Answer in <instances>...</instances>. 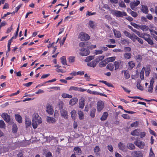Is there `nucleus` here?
<instances>
[{
    "instance_id": "nucleus-1",
    "label": "nucleus",
    "mask_w": 157,
    "mask_h": 157,
    "mask_svg": "<svg viewBox=\"0 0 157 157\" xmlns=\"http://www.w3.org/2000/svg\"><path fill=\"white\" fill-rule=\"evenodd\" d=\"M42 120L40 117L39 116L37 113H35L33 115L32 121V124L33 128L34 129L36 128L38 124H41Z\"/></svg>"
},
{
    "instance_id": "nucleus-2",
    "label": "nucleus",
    "mask_w": 157,
    "mask_h": 157,
    "mask_svg": "<svg viewBox=\"0 0 157 157\" xmlns=\"http://www.w3.org/2000/svg\"><path fill=\"white\" fill-rule=\"evenodd\" d=\"M112 14L117 17H123V16H126L127 15L125 12H121L118 10H114L112 12Z\"/></svg>"
},
{
    "instance_id": "nucleus-3",
    "label": "nucleus",
    "mask_w": 157,
    "mask_h": 157,
    "mask_svg": "<svg viewBox=\"0 0 157 157\" xmlns=\"http://www.w3.org/2000/svg\"><path fill=\"white\" fill-rule=\"evenodd\" d=\"M79 38L82 41L90 39V36L88 34L82 32L80 34Z\"/></svg>"
},
{
    "instance_id": "nucleus-4",
    "label": "nucleus",
    "mask_w": 157,
    "mask_h": 157,
    "mask_svg": "<svg viewBox=\"0 0 157 157\" xmlns=\"http://www.w3.org/2000/svg\"><path fill=\"white\" fill-rule=\"evenodd\" d=\"M79 54L82 56H86L88 55L90 52L88 49L82 48L80 49Z\"/></svg>"
},
{
    "instance_id": "nucleus-5",
    "label": "nucleus",
    "mask_w": 157,
    "mask_h": 157,
    "mask_svg": "<svg viewBox=\"0 0 157 157\" xmlns=\"http://www.w3.org/2000/svg\"><path fill=\"white\" fill-rule=\"evenodd\" d=\"M46 112L49 114L52 115L53 114L54 110L53 107L49 104H47L46 106Z\"/></svg>"
},
{
    "instance_id": "nucleus-6",
    "label": "nucleus",
    "mask_w": 157,
    "mask_h": 157,
    "mask_svg": "<svg viewBox=\"0 0 157 157\" xmlns=\"http://www.w3.org/2000/svg\"><path fill=\"white\" fill-rule=\"evenodd\" d=\"M135 144L140 148H143L145 146L144 142L138 140H136L134 142Z\"/></svg>"
},
{
    "instance_id": "nucleus-7",
    "label": "nucleus",
    "mask_w": 157,
    "mask_h": 157,
    "mask_svg": "<svg viewBox=\"0 0 157 157\" xmlns=\"http://www.w3.org/2000/svg\"><path fill=\"white\" fill-rule=\"evenodd\" d=\"M131 155L132 157H143V154L140 151H134L132 152Z\"/></svg>"
},
{
    "instance_id": "nucleus-8",
    "label": "nucleus",
    "mask_w": 157,
    "mask_h": 157,
    "mask_svg": "<svg viewBox=\"0 0 157 157\" xmlns=\"http://www.w3.org/2000/svg\"><path fill=\"white\" fill-rule=\"evenodd\" d=\"M104 107V103L101 101H98L97 103V109L98 111L100 112Z\"/></svg>"
},
{
    "instance_id": "nucleus-9",
    "label": "nucleus",
    "mask_w": 157,
    "mask_h": 157,
    "mask_svg": "<svg viewBox=\"0 0 157 157\" xmlns=\"http://www.w3.org/2000/svg\"><path fill=\"white\" fill-rule=\"evenodd\" d=\"M140 4V1L137 0L136 2L134 1L133 2H131L130 3V6L131 9L134 10L135 7L138 6Z\"/></svg>"
},
{
    "instance_id": "nucleus-10",
    "label": "nucleus",
    "mask_w": 157,
    "mask_h": 157,
    "mask_svg": "<svg viewBox=\"0 0 157 157\" xmlns=\"http://www.w3.org/2000/svg\"><path fill=\"white\" fill-rule=\"evenodd\" d=\"M2 117L4 119L5 121L9 122L10 120V116L7 113H3L2 114Z\"/></svg>"
},
{
    "instance_id": "nucleus-11",
    "label": "nucleus",
    "mask_w": 157,
    "mask_h": 157,
    "mask_svg": "<svg viewBox=\"0 0 157 157\" xmlns=\"http://www.w3.org/2000/svg\"><path fill=\"white\" fill-rule=\"evenodd\" d=\"M123 33L125 36L131 39L132 40H134V37L135 35L133 33L132 35L130 33L126 30L124 31H123Z\"/></svg>"
},
{
    "instance_id": "nucleus-12",
    "label": "nucleus",
    "mask_w": 157,
    "mask_h": 157,
    "mask_svg": "<svg viewBox=\"0 0 157 157\" xmlns=\"http://www.w3.org/2000/svg\"><path fill=\"white\" fill-rule=\"evenodd\" d=\"M60 113L62 117H64L65 119L67 118V112L66 110L65 109H62L60 110Z\"/></svg>"
},
{
    "instance_id": "nucleus-13",
    "label": "nucleus",
    "mask_w": 157,
    "mask_h": 157,
    "mask_svg": "<svg viewBox=\"0 0 157 157\" xmlns=\"http://www.w3.org/2000/svg\"><path fill=\"white\" fill-rule=\"evenodd\" d=\"M85 99L83 97H82L79 100V107L81 109H83L85 105Z\"/></svg>"
},
{
    "instance_id": "nucleus-14",
    "label": "nucleus",
    "mask_w": 157,
    "mask_h": 157,
    "mask_svg": "<svg viewBox=\"0 0 157 157\" xmlns=\"http://www.w3.org/2000/svg\"><path fill=\"white\" fill-rule=\"evenodd\" d=\"M98 63L95 59L91 62H89L88 63L87 65L89 67H96Z\"/></svg>"
},
{
    "instance_id": "nucleus-15",
    "label": "nucleus",
    "mask_w": 157,
    "mask_h": 157,
    "mask_svg": "<svg viewBox=\"0 0 157 157\" xmlns=\"http://www.w3.org/2000/svg\"><path fill=\"white\" fill-rule=\"evenodd\" d=\"M47 121L49 123H54L56 122V120L53 117H47Z\"/></svg>"
},
{
    "instance_id": "nucleus-16",
    "label": "nucleus",
    "mask_w": 157,
    "mask_h": 157,
    "mask_svg": "<svg viewBox=\"0 0 157 157\" xmlns=\"http://www.w3.org/2000/svg\"><path fill=\"white\" fill-rule=\"evenodd\" d=\"M118 147L122 151H126V147L125 145L123 143L120 142L118 144Z\"/></svg>"
},
{
    "instance_id": "nucleus-17",
    "label": "nucleus",
    "mask_w": 157,
    "mask_h": 157,
    "mask_svg": "<svg viewBox=\"0 0 157 157\" xmlns=\"http://www.w3.org/2000/svg\"><path fill=\"white\" fill-rule=\"evenodd\" d=\"M78 101V99L76 98H74L71 99L69 101V104L73 105L76 104Z\"/></svg>"
},
{
    "instance_id": "nucleus-18",
    "label": "nucleus",
    "mask_w": 157,
    "mask_h": 157,
    "mask_svg": "<svg viewBox=\"0 0 157 157\" xmlns=\"http://www.w3.org/2000/svg\"><path fill=\"white\" fill-rule=\"evenodd\" d=\"M140 132V129H136L131 132V134L132 136H138Z\"/></svg>"
},
{
    "instance_id": "nucleus-19",
    "label": "nucleus",
    "mask_w": 157,
    "mask_h": 157,
    "mask_svg": "<svg viewBox=\"0 0 157 157\" xmlns=\"http://www.w3.org/2000/svg\"><path fill=\"white\" fill-rule=\"evenodd\" d=\"M74 151H75V153L78 155H81L82 153V151L81 148L78 147H75L74 148Z\"/></svg>"
},
{
    "instance_id": "nucleus-20",
    "label": "nucleus",
    "mask_w": 157,
    "mask_h": 157,
    "mask_svg": "<svg viewBox=\"0 0 157 157\" xmlns=\"http://www.w3.org/2000/svg\"><path fill=\"white\" fill-rule=\"evenodd\" d=\"M108 116V113L107 112H105L100 118V120L101 121H104L106 119Z\"/></svg>"
},
{
    "instance_id": "nucleus-21",
    "label": "nucleus",
    "mask_w": 157,
    "mask_h": 157,
    "mask_svg": "<svg viewBox=\"0 0 157 157\" xmlns=\"http://www.w3.org/2000/svg\"><path fill=\"white\" fill-rule=\"evenodd\" d=\"M150 37H151V36L150 35L146 33H144L143 34L141 38H143L146 41Z\"/></svg>"
},
{
    "instance_id": "nucleus-22",
    "label": "nucleus",
    "mask_w": 157,
    "mask_h": 157,
    "mask_svg": "<svg viewBox=\"0 0 157 157\" xmlns=\"http://www.w3.org/2000/svg\"><path fill=\"white\" fill-rule=\"evenodd\" d=\"M113 31L114 35L116 37L119 38L121 37V34L119 31L114 29Z\"/></svg>"
},
{
    "instance_id": "nucleus-23",
    "label": "nucleus",
    "mask_w": 157,
    "mask_h": 157,
    "mask_svg": "<svg viewBox=\"0 0 157 157\" xmlns=\"http://www.w3.org/2000/svg\"><path fill=\"white\" fill-rule=\"evenodd\" d=\"M141 10L143 13L145 14H147L148 13V10L147 6L142 5Z\"/></svg>"
},
{
    "instance_id": "nucleus-24",
    "label": "nucleus",
    "mask_w": 157,
    "mask_h": 157,
    "mask_svg": "<svg viewBox=\"0 0 157 157\" xmlns=\"http://www.w3.org/2000/svg\"><path fill=\"white\" fill-rule=\"evenodd\" d=\"M121 63V62L120 60H118L114 62V65L115 67V70H117L119 68Z\"/></svg>"
},
{
    "instance_id": "nucleus-25",
    "label": "nucleus",
    "mask_w": 157,
    "mask_h": 157,
    "mask_svg": "<svg viewBox=\"0 0 157 157\" xmlns=\"http://www.w3.org/2000/svg\"><path fill=\"white\" fill-rule=\"evenodd\" d=\"M122 72H124L125 79H128L130 78V75L128 71L123 70L122 71Z\"/></svg>"
},
{
    "instance_id": "nucleus-26",
    "label": "nucleus",
    "mask_w": 157,
    "mask_h": 157,
    "mask_svg": "<svg viewBox=\"0 0 157 157\" xmlns=\"http://www.w3.org/2000/svg\"><path fill=\"white\" fill-rule=\"evenodd\" d=\"M134 40H132V41L133 42L135 41L136 40H137L138 42L140 43L141 44H143V40L141 38H139L138 37H137L135 35L134 37Z\"/></svg>"
},
{
    "instance_id": "nucleus-27",
    "label": "nucleus",
    "mask_w": 157,
    "mask_h": 157,
    "mask_svg": "<svg viewBox=\"0 0 157 157\" xmlns=\"http://www.w3.org/2000/svg\"><path fill=\"white\" fill-rule=\"evenodd\" d=\"M15 118L16 120L19 123H21L22 122V117L21 116L18 114L15 115Z\"/></svg>"
},
{
    "instance_id": "nucleus-28",
    "label": "nucleus",
    "mask_w": 157,
    "mask_h": 157,
    "mask_svg": "<svg viewBox=\"0 0 157 157\" xmlns=\"http://www.w3.org/2000/svg\"><path fill=\"white\" fill-rule=\"evenodd\" d=\"M107 63L106 60L105 59L104 60L102 61L99 63V66L100 67H102L105 66Z\"/></svg>"
},
{
    "instance_id": "nucleus-29",
    "label": "nucleus",
    "mask_w": 157,
    "mask_h": 157,
    "mask_svg": "<svg viewBox=\"0 0 157 157\" xmlns=\"http://www.w3.org/2000/svg\"><path fill=\"white\" fill-rule=\"evenodd\" d=\"M25 124H26V128L31 126V123L30 119L29 118H26L25 120Z\"/></svg>"
},
{
    "instance_id": "nucleus-30",
    "label": "nucleus",
    "mask_w": 157,
    "mask_h": 157,
    "mask_svg": "<svg viewBox=\"0 0 157 157\" xmlns=\"http://www.w3.org/2000/svg\"><path fill=\"white\" fill-rule=\"evenodd\" d=\"M127 146L128 149L131 150H133L135 148V147L134 145L131 143H129L127 144Z\"/></svg>"
},
{
    "instance_id": "nucleus-31",
    "label": "nucleus",
    "mask_w": 157,
    "mask_h": 157,
    "mask_svg": "<svg viewBox=\"0 0 157 157\" xmlns=\"http://www.w3.org/2000/svg\"><path fill=\"white\" fill-rule=\"evenodd\" d=\"M140 28L144 31H148L149 29L148 27L146 25H140Z\"/></svg>"
},
{
    "instance_id": "nucleus-32",
    "label": "nucleus",
    "mask_w": 157,
    "mask_h": 157,
    "mask_svg": "<svg viewBox=\"0 0 157 157\" xmlns=\"http://www.w3.org/2000/svg\"><path fill=\"white\" fill-rule=\"evenodd\" d=\"M145 69V67H143L142 70L141 71L140 73V78L142 80H143L144 78V71Z\"/></svg>"
},
{
    "instance_id": "nucleus-33",
    "label": "nucleus",
    "mask_w": 157,
    "mask_h": 157,
    "mask_svg": "<svg viewBox=\"0 0 157 157\" xmlns=\"http://www.w3.org/2000/svg\"><path fill=\"white\" fill-rule=\"evenodd\" d=\"M132 56L131 54L130 53L126 52L124 54V58L126 59H130Z\"/></svg>"
},
{
    "instance_id": "nucleus-34",
    "label": "nucleus",
    "mask_w": 157,
    "mask_h": 157,
    "mask_svg": "<svg viewBox=\"0 0 157 157\" xmlns=\"http://www.w3.org/2000/svg\"><path fill=\"white\" fill-rule=\"evenodd\" d=\"M17 127L16 124H14L12 126V131L13 133H16L17 131Z\"/></svg>"
},
{
    "instance_id": "nucleus-35",
    "label": "nucleus",
    "mask_w": 157,
    "mask_h": 157,
    "mask_svg": "<svg viewBox=\"0 0 157 157\" xmlns=\"http://www.w3.org/2000/svg\"><path fill=\"white\" fill-rule=\"evenodd\" d=\"M114 68V65L111 63L108 64L106 66V68L111 71L113 70Z\"/></svg>"
},
{
    "instance_id": "nucleus-36",
    "label": "nucleus",
    "mask_w": 157,
    "mask_h": 157,
    "mask_svg": "<svg viewBox=\"0 0 157 157\" xmlns=\"http://www.w3.org/2000/svg\"><path fill=\"white\" fill-rule=\"evenodd\" d=\"M72 118L73 120H75L76 116V112L75 110H72L71 113Z\"/></svg>"
},
{
    "instance_id": "nucleus-37",
    "label": "nucleus",
    "mask_w": 157,
    "mask_h": 157,
    "mask_svg": "<svg viewBox=\"0 0 157 157\" xmlns=\"http://www.w3.org/2000/svg\"><path fill=\"white\" fill-rule=\"evenodd\" d=\"M62 97L64 98H71L72 97V96L71 95H69L65 93H63L62 94Z\"/></svg>"
},
{
    "instance_id": "nucleus-38",
    "label": "nucleus",
    "mask_w": 157,
    "mask_h": 157,
    "mask_svg": "<svg viewBox=\"0 0 157 157\" xmlns=\"http://www.w3.org/2000/svg\"><path fill=\"white\" fill-rule=\"evenodd\" d=\"M95 111L96 109L94 108L92 109H91L90 113V115L92 117L94 118L95 117Z\"/></svg>"
},
{
    "instance_id": "nucleus-39",
    "label": "nucleus",
    "mask_w": 157,
    "mask_h": 157,
    "mask_svg": "<svg viewBox=\"0 0 157 157\" xmlns=\"http://www.w3.org/2000/svg\"><path fill=\"white\" fill-rule=\"evenodd\" d=\"M78 114L80 120L83 119L84 118V114L82 111H78Z\"/></svg>"
},
{
    "instance_id": "nucleus-40",
    "label": "nucleus",
    "mask_w": 157,
    "mask_h": 157,
    "mask_svg": "<svg viewBox=\"0 0 157 157\" xmlns=\"http://www.w3.org/2000/svg\"><path fill=\"white\" fill-rule=\"evenodd\" d=\"M61 62L62 64L64 65H67V61L66 58L65 56H63L60 58Z\"/></svg>"
},
{
    "instance_id": "nucleus-41",
    "label": "nucleus",
    "mask_w": 157,
    "mask_h": 157,
    "mask_svg": "<svg viewBox=\"0 0 157 157\" xmlns=\"http://www.w3.org/2000/svg\"><path fill=\"white\" fill-rule=\"evenodd\" d=\"M104 58V56H99L97 58L95 59V60L98 63L100 61L102 60Z\"/></svg>"
},
{
    "instance_id": "nucleus-42",
    "label": "nucleus",
    "mask_w": 157,
    "mask_h": 157,
    "mask_svg": "<svg viewBox=\"0 0 157 157\" xmlns=\"http://www.w3.org/2000/svg\"><path fill=\"white\" fill-rule=\"evenodd\" d=\"M115 57H111L105 59L107 63L109 62H113L115 59Z\"/></svg>"
},
{
    "instance_id": "nucleus-43",
    "label": "nucleus",
    "mask_w": 157,
    "mask_h": 157,
    "mask_svg": "<svg viewBox=\"0 0 157 157\" xmlns=\"http://www.w3.org/2000/svg\"><path fill=\"white\" fill-rule=\"evenodd\" d=\"M128 64L129 67L131 69H132L135 66V63L133 62V61H129L128 63Z\"/></svg>"
},
{
    "instance_id": "nucleus-44",
    "label": "nucleus",
    "mask_w": 157,
    "mask_h": 157,
    "mask_svg": "<svg viewBox=\"0 0 157 157\" xmlns=\"http://www.w3.org/2000/svg\"><path fill=\"white\" fill-rule=\"evenodd\" d=\"M6 127V124L3 120H0V128H5Z\"/></svg>"
},
{
    "instance_id": "nucleus-45",
    "label": "nucleus",
    "mask_w": 157,
    "mask_h": 157,
    "mask_svg": "<svg viewBox=\"0 0 157 157\" xmlns=\"http://www.w3.org/2000/svg\"><path fill=\"white\" fill-rule=\"evenodd\" d=\"M135 58L136 61L138 62H140L142 60V57L140 55H138L135 56Z\"/></svg>"
},
{
    "instance_id": "nucleus-46",
    "label": "nucleus",
    "mask_w": 157,
    "mask_h": 157,
    "mask_svg": "<svg viewBox=\"0 0 157 157\" xmlns=\"http://www.w3.org/2000/svg\"><path fill=\"white\" fill-rule=\"evenodd\" d=\"M58 105L59 107V110H61L63 109V102L62 101H59L58 103Z\"/></svg>"
},
{
    "instance_id": "nucleus-47",
    "label": "nucleus",
    "mask_w": 157,
    "mask_h": 157,
    "mask_svg": "<svg viewBox=\"0 0 157 157\" xmlns=\"http://www.w3.org/2000/svg\"><path fill=\"white\" fill-rule=\"evenodd\" d=\"M94 56H90L86 57L85 61L86 62H89L90 61L94 59Z\"/></svg>"
},
{
    "instance_id": "nucleus-48",
    "label": "nucleus",
    "mask_w": 157,
    "mask_h": 157,
    "mask_svg": "<svg viewBox=\"0 0 157 157\" xmlns=\"http://www.w3.org/2000/svg\"><path fill=\"white\" fill-rule=\"evenodd\" d=\"M152 39V38L151 37L150 38L146 41L148 44L151 45H152L154 44L153 42Z\"/></svg>"
},
{
    "instance_id": "nucleus-49",
    "label": "nucleus",
    "mask_w": 157,
    "mask_h": 157,
    "mask_svg": "<svg viewBox=\"0 0 157 157\" xmlns=\"http://www.w3.org/2000/svg\"><path fill=\"white\" fill-rule=\"evenodd\" d=\"M102 53L103 51L102 50H95L94 53L95 55L101 54Z\"/></svg>"
},
{
    "instance_id": "nucleus-50",
    "label": "nucleus",
    "mask_w": 157,
    "mask_h": 157,
    "mask_svg": "<svg viewBox=\"0 0 157 157\" xmlns=\"http://www.w3.org/2000/svg\"><path fill=\"white\" fill-rule=\"evenodd\" d=\"M119 6L121 7L125 8L126 7V5L123 1H121L119 2Z\"/></svg>"
},
{
    "instance_id": "nucleus-51",
    "label": "nucleus",
    "mask_w": 157,
    "mask_h": 157,
    "mask_svg": "<svg viewBox=\"0 0 157 157\" xmlns=\"http://www.w3.org/2000/svg\"><path fill=\"white\" fill-rule=\"evenodd\" d=\"M139 122L138 121H135L133 123H132L131 124V126L132 127H136L138 125Z\"/></svg>"
},
{
    "instance_id": "nucleus-52",
    "label": "nucleus",
    "mask_w": 157,
    "mask_h": 157,
    "mask_svg": "<svg viewBox=\"0 0 157 157\" xmlns=\"http://www.w3.org/2000/svg\"><path fill=\"white\" fill-rule=\"evenodd\" d=\"M131 24L136 29H139V28H140V26H139L137 24H136L133 22H131Z\"/></svg>"
},
{
    "instance_id": "nucleus-53",
    "label": "nucleus",
    "mask_w": 157,
    "mask_h": 157,
    "mask_svg": "<svg viewBox=\"0 0 157 157\" xmlns=\"http://www.w3.org/2000/svg\"><path fill=\"white\" fill-rule=\"evenodd\" d=\"M121 43L123 44H128L129 43V41L126 39H123L121 40Z\"/></svg>"
},
{
    "instance_id": "nucleus-54",
    "label": "nucleus",
    "mask_w": 157,
    "mask_h": 157,
    "mask_svg": "<svg viewBox=\"0 0 157 157\" xmlns=\"http://www.w3.org/2000/svg\"><path fill=\"white\" fill-rule=\"evenodd\" d=\"M78 88L77 87L71 86L69 88L70 90H75L78 91Z\"/></svg>"
},
{
    "instance_id": "nucleus-55",
    "label": "nucleus",
    "mask_w": 157,
    "mask_h": 157,
    "mask_svg": "<svg viewBox=\"0 0 157 157\" xmlns=\"http://www.w3.org/2000/svg\"><path fill=\"white\" fill-rule=\"evenodd\" d=\"M133 17H136L138 16V14L136 12L132 11L130 14Z\"/></svg>"
},
{
    "instance_id": "nucleus-56",
    "label": "nucleus",
    "mask_w": 157,
    "mask_h": 157,
    "mask_svg": "<svg viewBox=\"0 0 157 157\" xmlns=\"http://www.w3.org/2000/svg\"><path fill=\"white\" fill-rule=\"evenodd\" d=\"M146 132H142L139 133V135L140 136V138H143L146 136Z\"/></svg>"
},
{
    "instance_id": "nucleus-57",
    "label": "nucleus",
    "mask_w": 157,
    "mask_h": 157,
    "mask_svg": "<svg viewBox=\"0 0 157 157\" xmlns=\"http://www.w3.org/2000/svg\"><path fill=\"white\" fill-rule=\"evenodd\" d=\"M68 61L71 63H73L75 61V57L73 56H70L68 58Z\"/></svg>"
},
{
    "instance_id": "nucleus-58",
    "label": "nucleus",
    "mask_w": 157,
    "mask_h": 157,
    "mask_svg": "<svg viewBox=\"0 0 157 157\" xmlns=\"http://www.w3.org/2000/svg\"><path fill=\"white\" fill-rule=\"evenodd\" d=\"M100 148L98 146L95 147L94 149V152L96 154H97L99 151Z\"/></svg>"
},
{
    "instance_id": "nucleus-59",
    "label": "nucleus",
    "mask_w": 157,
    "mask_h": 157,
    "mask_svg": "<svg viewBox=\"0 0 157 157\" xmlns=\"http://www.w3.org/2000/svg\"><path fill=\"white\" fill-rule=\"evenodd\" d=\"M153 88V86L149 85L148 91L150 93H152Z\"/></svg>"
},
{
    "instance_id": "nucleus-60",
    "label": "nucleus",
    "mask_w": 157,
    "mask_h": 157,
    "mask_svg": "<svg viewBox=\"0 0 157 157\" xmlns=\"http://www.w3.org/2000/svg\"><path fill=\"white\" fill-rule=\"evenodd\" d=\"M149 131L151 134L154 135L155 137L156 136H157L155 132L154 131L151 130L150 128H149Z\"/></svg>"
},
{
    "instance_id": "nucleus-61",
    "label": "nucleus",
    "mask_w": 157,
    "mask_h": 157,
    "mask_svg": "<svg viewBox=\"0 0 157 157\" xmlns=\"http://www.w3.org/2000/svg\"><path fill=\"white\" fill-rule=\"evenodd\" d=\"M137 88L140 90H143V88L140 84L137 83Z\"/></svg>"
},
{
    "instance_id": "nucleus-62",
    "label": "nucleus",
    "mask_w": 157,
    "mask_h": 157,
    "mask_svg": "<svg viewBox=\"0 0 157 157\" xmlns=\"http://www.w3.org/2000/svg\"><path fill=\"white\" fill-rule=\"evenodd\" d=\"M95 14H96V13L95 12L91 13V12L89 11H87L86 12V16H87L92 15Z\"/></svg>"
},
{
    "instance_id": "nucleus-63",
    "label": "nucleus",
    "mask_w": 157,
    "mask_h": 157,
    "mask_svg": "<svg viewBox=\"0 0 157 157\" xmlns=\"http://www.w3.org/2000/svg\"><path fill=\"white\" fill-rule=\"evenodd\" d=\"M108 149L111 152H112L113 151V148L111 145H109L108 146Z\"/></svg>"
},
{
    "instance_id": "nucleus-64",
    "label": "nucleus",
    "mask_w": 157,
    "mask_h": 157,
    "mask_svg": "<svg viewBox=\"0 0 157 157\" xmlns=\"http://www.w3.org/2000/svg\"><path fill=\"white\" fill-rule=\"evenodd\" d=\"M89 24L90 27L93 28L94 26V24L93 21H90L89 22Z\"/></svg>"
}]
</instances>
